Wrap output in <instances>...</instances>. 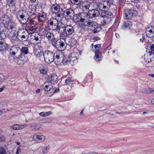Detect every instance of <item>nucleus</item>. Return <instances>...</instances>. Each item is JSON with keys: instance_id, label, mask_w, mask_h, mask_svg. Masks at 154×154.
<instances>
[{"instance_id": "f257e3e1", "label": "nucleus", "mask_w": 154, "mask_h": 154, "mask_svg": "<svg viewBox=\"0 0 154 154\" xmlns=\"http://www.w3.org/2000/svg\"><path fill=\"white\" fill-rule=\"evenodd\" d=\"M98 7L100 10H110L112 12L116 13L117 6L113 4L110 0H106L100 2Z\"/></svg>"}, {"instance_id": "f03ea898", "label": "nucleus", "mask_w": 154, "mask_h": 154, "mask_svg": "<svg viewBox=\"0 0 154 154\" xmlns=\"http://www.w3.org/2000/svg\"><path fill=\"white\" fill-rule=\"evenodd\" d=\"M16 17L18 21L22 24H25L29 18L28 12L25 10H20L16 13Z\"/></svg>"}, {"instance_id": "7ed1b4c3", "label": "nucleus", "mask_w": 154, "mask_h": 154, "mask_svg": "<svg viewBox=\"0 0 154 154\" xmlns=\"http://www.w3.org/2000/svg\"><path fill=\"white\" fill-rule=\"evenodd\" d=\"M43 54L44 60L47 63H50L54 60L56 54H54L52 52L48 50L45 51Z\"/></svg>"}, {"instance_id": "20e7f679", "label": "nucleus", "mask_w": 154, "mask_h": 154, "mask_svg": "<svg viewBox=\"0 0 154 154\" xmlns=\"http://www.w3.org/2000/svg\"><path fill=\"white\" fill-rule=\"evenodd\" d=\"M28 33L26 30L21 29L17 31V34L16 38L18 39L21 42L26 41L28 38Z\"/></svg>"}, {"instance_id": "39448f33", "label": "nucleus", "mask_w": 154, "mask_h": 154, "mask_svg": "<svg viewBox=\"0 0 154 154\" xmlns=\"http://www.w3.org/2000/svg\"><path fill=\"white\" fill-rule=\"evenodd\" d=\"M54 57V62L57 65L61 64L62 63L65 64L66 57H65L63 54L60 52V54L56 53Z\"/></svg>"}, {"instance_id": "423d86ee", "label": "nucleus", "mask_w": 154, "mask_h": 154, "mask_svg": "<svg viewBox=\"0 0 154 154\" xmlns=\"http://www.w3.org/2000/svg\"><path fill=\"white\" fill-rule=\"evenodd\" d=\"M75 55V54H72L69 56L66 57L65 64H69L73 65L76 63L78 58Z\"/></svg>"}, {"instance_id": "0eeeda50", "label": "nucleus", "mask_w": 154, "mask_h": 154, "mask_svg": "<svg viewBox=\"0 0 154 154\" xmlns=\"http://www.w3.org/2000/svg\"><path fill=\"white\" fill-rule=\"evenodd\" d=\"M64 15L66 19L67 20L72 19L75 16V13L73 10L71 8H68L63 11Z\"/></svg>"}, {"instance_id": "6e6552de", "label": "nucleus", "mask_w": 154, "mask_h": 154, "mask_svg": "<svg viewBox=\"0 0 154 154\" xmlns=\"http://www.w3.org/2000/svg\"><path fill=\"white\" fill-rule=\"evenodd\" d=\"M58 22L54 18L51 19L48 21V25L49 26L51 29L53 30H55L58 26Z\"/></svg>"}, {"instance_id": "1a4fd4ad", "label": "nucleus", "mask_w": 154, "mask_h": 154, "mask_svg": "<svg viewBox=\"0 0 154 154\" xmlns=\"http://www.w3.org/2000/svg\"><path fill=\"white\" fill-rule=\"evenodd\" d=\"M47 80L48 81H49V82L51 84L55 85L58 81V77L56 74L53 73L51 75V76L48 77V78Z\"/></svg>"}, {"instance_id": "9d476101", "label": "nucleus", "mask_w": 154, "mask_h": 154, "mask_svg": "<svg viewBox=\"0 0 154 154\" xmlns=\"http://www.w3.org/2000/svg\"><path fill=\"white\" fill-rule=\"evenodd\" d=\"M146 34L148 37L151 38L154 36V26H150L146 29Z\"/></svg>"}, {"instance_id": "9b49d317", "label": "nucleus", "mask_w": 154, "mask_h": 154, "mask_svg": "<svg viewBox=\"0 0 154 154\" xmlns=\"http://www.w3.org/2000/svg\"><path fill=\"white\" fill-rule=\"evenodd\" d=\"M89 13L87 14L85 12H82L81 13V19L80 22L82 23L86 22L87 23L88 21V19L90 17Z\"/></svg>"}, {"instance_id": "f8f14e48", "label": "nucleus", "mask_w": 154, "mask_h": 154, "mask_svg": "<svg viewBox=\"0 0 154 154\" xmlns=\"http://www.w3.org/2000/svg\"><path fill=\"white\" fill-rule=\"evenodd\" d=\"M134 13V11L132 9H127L125 10L124 14L125 18L129 20L133 16Z\"/></svg>"}, {"instance_id": "ddd939ff", "label": "nucleus", "mask_w": 154, "mask_h": 154, "mask_svg": "<svg viewBox=\"0 0 154 154\" xmlns=\"http://www.w3.org/2000/svg\"><path fill=\"white\" fill-rule=\"evenodd\" d=\"M41 88H43L46 91H49L52 88V85L51 83L49 82V81H47L45 82L43 85L41 86Z\"/></svg>"}, {"instance_id": "4468645a", "label": "nucleus", "mask_w": 154, "mask_h": 154, "mask_svg": "<svg viewBox=\"0 0 154 154\" xmlns=\"http://www.w3.org/2000/svg\"><path fill=\"white\" fill-rule=\"evenodd\" d=\"M59 43V46L58 49L61 51L64 50L67 46L65 39L63 38H60Z\"/></svg>"}, {"instance_id": "2eb2a0df", "label": "nucleus", "mask_w": 154, "mask_h": 154, "mask_svg": "<svg viewBox=\"0 0 154 154\" xmlns=\"http://www.w3.org/2000/svg\"><path fill=\"white\" fill-rule=\"evenodd\" d=\"M64 33L66 35H71L74 32V30L73 26L71 25H67L65 26Z\"/></svg>"}, {"instance_id": "dca6fc26", "label": "nucleus", "mask_w": 154, "mask_h": 154, "mask_svg": "<svg viewBox=\"0 0 154 154\" xmlns=\"http://www.w3.org/2000/svg\"><path fill=\"white\" fill-rule=\"evenodd\" d=\"M36 28L35 25H29L26 28V32L28 34H32L36 32Z\"/></svg>"}, {"instance_id": "f3484780", "label": "nucleus", "mask_w": 154, "mask_h": 154, "mask_svg": "<svg viewBox=\"0 0 154 154\" xmlns=\"http://www.w3.org/2000/svg\"><path fill=\"white\" fill-rule=\"evenodd\" d=\"M58 26L56 28L55 30L57 31L59 33H62L63 32H64V29L66 26L63 24L62 22L58 23Z\"/></svg>"}, {"instance_id": "a211bd4d", "label": "nucleus", "mask_w": 154, "mask_h": 154, "mask_svg": "<svg viewBox=\"0 0 154 154\" xmlns=\"http://www.w3.org/2000/svg\"><path fill=\"white\" fill-rule=\"evenodd\" d=\"M51 11L52 12L56 13L58 12H61L62 11L63 9L60 8L59 5L57 4L53 5L51 7Z\"/></svg>"}, {"instance_id": "6ab92c4d", "label": "nucleus", "mask_w": 154, "mask_h": 154, "mask_svg": "<svg viewBox=\"0 0 154 154\" xmlns=\"http://www.w3.org/2000/svg\"><path fill=\"white\" fill-rule=\"evenodd\" d=\"M5 25V26H6L7 29L9 30L15 29V24L11 19Z\"/></svg>"}, {"instance_id": "aec40b11", "label": "nucleus", "mask_w": 154, "mask_h": 154, "mask_svg": "<svg viewBox=\"0 0 154 154\" xmlns=\"http://www.w3.org/2000/svg\"><path fill=\"white\" fill-rule=\"evenodd\" d=\"M55 17L56 20L58 22H60L62 19L64 15L63 10H62L61 12H58L55 13Z\"/></svg>"}, {"instance_id": "412c9836", "label": "nucleus", "mask_w": 154, "mask_h": 154, "mask_svg": "<svg viewBox=\"0 0 154 154\" xmlns=\"http://www.w3.org/2000/svg\"><path fill=\"white\" fill-rule=\"evenodd\" d=\"M27 126V125L24 124L23 125H20L19 124L11 126V128L14 130H20L25 128Z\"/></svg>"}, {"instance_id": "4be33fe9", "label": "nucleus", "mask_w": 154, "mask_h": 154, "mask_svg": "<svg viewBox=\"0 0 154 154\" xmlns=\"http://www.w3.org/2000/svg\"><path fill=\"white\" fill-rule=\"evenodd\" d=\"M102 11L101 16L103 18H110L112 15V13L110 11H105V10H102Z\"/></svg>"}, {"instance_id": "5701e85b", "label": "nucleus", "mask_w": 154, "mask_h": 154, "mask_svg": "<svg viewBox=\"0 0 154 154\" xmlns=\"http://www.w3.org/2000/svg\"><path fill=\"white\" fill-rule=\"evenodd\" d=\"M33 138L34 140H36L37 139L41 142H43L45 140V137L42 134L38 133L34 135Z\"/></svg>"}, {"instance_id": "b1692460", "label": "nucleus", "mask_w": 154, "mask_h": 154, "mask_svg": "<svg viewBox=\"0 0 154 154\" xmlns=\"http://www.w3.org/2000/svg\"><path fill=\"white\" fill-rule=\"evenodd\" d=\"M16 50L19 51L20 52L24 54H26L29 52V49L28 47L23 46L21 49L19 47H16Z\"/></svg>"}, {"instance_id": "393cba45", "label": "nucleus", "mask_w": 154, "mask_h": 154, "mask_svg": "<svg viewBox=\"0 0 154 154\" xmlns=\"http://www.w3.org/2000/svg\"><path fill=\"white\" fill-rule=\"evenodd\" d=\"M40 127V125L37 123H33L31 124L29 127V128L33 131H38Z\"/></svg>"}, {"instance_id": "a878e982", "label": "nucleus", "mask_w": 154, "mask_h": 154, "mask_svg": "<svg viewBox=\"0 0 154 154\" xmlns=\"http://www.w3.org/2000/svg\"><path fill=\"white\" fill-rule=\"evenodd\" d=\"M47 15L44 12H41L38 16V20L41 22H44L46 20Z\"/></svg>"}, {"instance_id": "bb28decb", "label": "nucleus", "mask_w": 154, "mask_h": 154, "mask_svg": "<svg viewBox=\"0 0 154 154\" xmlns=\"http://www.w3.org/2000/svg\"><path fill=\"white\" fill-rule=\"evenodd\" d=\"M90 17H95L98 16L100 14L99 11L97 10H93L89 12Z\"/></svg>"}, {"instance_id": "cd10ccee", "label": "nucleus", "mask_w": 154, "mask_h": 154, "mask_svg": "<svg viewBox=\"0 0 154 154\" xmlns=\"http://www.w3.org/2000/svg\"><path fill=\"white\" fill-rule=\"evenodd\" d=\"M95 56L94 57V59L97 61H99L101 60L102 57L100 56V53L98 49H96L95 52Z\"/></svg>"}, {"instance_id": "c85d7f7f", "label": "nucleus", "mask_w": 154, "mask_h": 154, "mask_svg": "<svg viewBox=\"0 0 154 154\" xmlns=\"http://www.w3.org/2000/svg\"><path fill=\"white\" fill-rule=\"evenodd\" d=\"M60 40V39H57L55 38L51 42L53 45L58 49V48L59 46Z\"/></svg>"}, {"instance_id": "c756f323", "label": "nucleus", "mask_w": 154, "mask_h": 154, "mask_svg": "<svg viewBox=\"0 0 154 154\" xmlns=\"http://www.w3.org/2000/svg\"><path fill=\"white\" fill-rule=\"evenodd\" d=\"M88 27H91V29H93L95 28H97V23L94 22L88 21L86 25Z\"/></svg>"}, {"instance_id": "7c9ffc66", "label": "nucleus", "mask_w": 154, "mask_h": 154, "mask_svg": "<svg viewBox=\"0 0 154 154\" xmlns=\"http://www.w3.org/2000/svg\"><path fill=\"white\" fill-rule=\"evenodd\" d=\"M8 47L7 45L5 43H3L1 42H0V51H3L7 49Z\"/></svg>"}, {"instance_id": "2f4dec72", "label": "nucleus", "mask_w": 154, "mask_h": 154, "mask_svg": "<svg viewBox=\"0 0 154 154\" xmlns=\"http://www.w3.org/2000/svg\"><path fill=\"white\" fill-rule=\"evenodd\" d=\"M2 23L4 24L11 20V19L8 16L6 15H4L2 16Z\"/></svg>"}, {"instance_id": "473e14b6", "label": "nucleus", "mask_w": 154, "mask_h": 154, "mask_svg": "<svg viewBox=\"0 0 154 154\" xmlns=\"http://www.w3.org/2000/svg\"><path fill=\"white\" fill-rule=\"evenodd\" d=\"M45 35L46 37L51 41L55 38L53 34L50 32H48L45 34Z\"/></svg>"}, {"instance_id": "72a5a7b5", "label": "nucleus", "mask_w": 154, "mask_h": 154, "mask_svg": "<svg viewBox=\"0 0 154 154\" xmlns=\"http://www.w3.org/2000/svg\"><path fill=\"white\" fill-rule=\"evenodd\" d=\"M17 32L15 29H11L9 33V35L11 37H14L16 36L17 37Z\"/></svg>"}, {"instance_id": "f704fd0d", "label": "nucleus", "mask_w": 154, "mask_h": 154, "mask_svg": "<svg viewBox=\"0 0 154 154\" xmlns=\"http://www.w3.org/2000/svg\"><path fill=\"white\" fill-rule=\"evenodd\" d=\"M16 2V0H7V4L9 7H12L14 5Z\"/></svg>"}, {"instance_id": "c9c22d12", "label": "nucleus", "mask_w": 154, "mask_h": 154, "mask_svg": "<svg viewBox=\"0 0 154 154\" xmlns=\"http://www.w3.org/2000/svg\"><path fill=\"white\" fill-rule=\"evenodd\" d=\"M131 26V22L129 21H126L125 22L123 26V28L125 29L127 28H130Z\"/></svg>"}, {"instance_id": "e433bc0d", "label": "nucleus", "mask_w": 154, "mask_h": 154, "mask_svg": "<svg viewBox=\"0 0 154 154\" xmlns=\"http://www.w3.org/2000/svg\"><path fill=\"white\" fill-rule=\"evenodd\" d=\"M73 80L71 78H67L66 81L65 83L66 85L70 86L73 84Z\"/></svg>"}, {"instance_id": "4c0bfd02", "label": "nucleus", "mask_w": 154, "mask_h": 154, "mask_svg": "<svg viewBox=\"0 0 154 154\" xmlns=\"http://www.w3.org/2000/svg\"><path fill=\"white\" fill-rule=\"evenodd\" d=\"M76 43V41L74 38H71L69 40L68 44L71 46H73L75 45Z\"/></svg>"}, {"instance_id": "58836bf2", "label": "nucleus", "mask_w": 154, "mask_h": 154, "mask_svg": "<svg viewBox=\"0 0 154 154\" xmlns=\"http://www.w3.org/2000/svg\"><path fill=\"white\" fill-rule=\"evenodd\" d=\"M51 114V112L50 111L48 112H42L39 113V115L43 117H45L48 116L50 115Z\"/></svg>"}, {"instance_id": "ea45409f", "label": "nucleus", "mask_w": 154, "mask_h": 154, "mask_svg": "<svg viewBox=\"0 0 154 154\" xmlns=\"http://www.w3.org/2000/svg\"><path fill=\"white\" fill-rule=\"evenodd\" d=\"M5 140V137L4 135L2 134V131L0 130V142H4Z\"/></svg>"}, {"instance_id": "a19ab883", "label": "nucleus", "mask_w": 154, "mask_h": 154, "mask_svg": "<svg viewBox=\"0 0 154 154\" xmlns=\"http://www.w3.org/2000/svg\"><path fill=\"white\" fill-rule=\"evenodd\" d=\"M16 51L17 50L15 49V50L12 53V55L14 56L15 57L16 56L17 57V56H18L19 57H21V53H20V55L18 52L17 51Z\"/></svg>"}, {"instance_id": "79ce46f5", "label": "nucleus", "mask_w": 154, "mask_h": 154, "mask_svg": "<svg viewBox=\"0 0 154 154\" xmlns=\"http://www.w3.org/2000/svg\"><path fill=\"white\" fill-rule=\"evenodd\" d=\"M48 69L46 68L43 67L40 70V72L43 74H46L47 73Z\"/></svg>"}, {"instance_id": "37998d69", "label": "nucleus", "mask_w": 154, "mask_h": 154, "mask_svg": "<svg viewBox=\"0 0 154 154\" xmlns=\"http://www.w3.org/2000/svg\"><path fill=\"white\" fill-rule=\"evenodd\" d=\"M148 54L144 56V60L147 63H149L151 62V59L149 56H147Z\"/></svg>"}, {"instance_id": "c03bdc74", "label": "nucleus", "mask_w": 154, "mask_h": 154, "mask_svg": "<svg viewBox=\"0 0 154 154\" xmlns=\"http://www.w3.org/2000/svg\"><path fill=\"white\" fill-rule=\"evenodd\" d=\"M71 3L73 4L78 5L80 4L82 0H70Z\"/></svg>"}, {"instance_id": "a18cd8bd", "label": "nucleus", "mask_w": 154, "mask_h": 154, "mask_svg": "<svg viewBox=\"0 0 154 154\" xmlns=\"http://www.w3.org/2000/svg\"><path fill=\"white\" fill-rule=\"evenodd\" d=\"M28 21H29V22H28V24L29 23V25H35L36 24L35 22L32 18V19L31 18H30L29 19V18Z\"/></svg>"}, {"instance_id": "49530a36", "label": "nucleus", "mask_w": 154, "mask_h": 154, "mask_svg": "<svg viewBox=\"0 0 154 154\" xmlns=\"http://www.w3.org/2000/svg\"><path fill=\"white\" fill-rule=\"evenodd\" d=\"M49 149L50 146L49 145L45 147L43 149L42 153L44 154H46L47 152L49 150Z\"/></svg>"}, {"instance_id": "de8ad7c7", "label": "nucleus", "mask_w": 154, "mask_h": 154, "mask_svg": "<svg viewBox=\"0 0 154 154\" xmlns=\"http://www.w3.org/2000/svg\"><path fill=\"white\" fill-rule=\"evenodd\" d=\"M145 93H150L152 94L154 93V88H149L148 89V90H146L144 92Z\"/></svg>"}, {"instance_id": "09e8293b", "label": "nucleus", "mask_w": 154, "mask_h": 154, "mask_svg": "<svg viewBox=\"0 0 154 154\" xmlns=\"http://www.w3.org/2000/svg\"><path fill=\"white\" fill-rule=\"evenodd\" d=\"M25 62L23 60L19 59L17 61V64L20 66H22L24 63Z\"/></svg>"}, {"instance_id": "8fccbe9b", "label": "nucleus", "mask_w": 154, "mask_h": 154, "mask_svg": "<svg viewBox=\"0 0 154 154\" xmlns=\"http://www.w3.org/2000/svg\"><path fill=\"white\" fill-rule=\"evenodd\" d=\"M0 154H7L5 149L2 147H0Z\"/></svg>"}, {"instance_id": "3c124183", "label": "nucleus", "mask_w": 154, "mask_h": 154, "mask_svg": "<svg viewBox=\"0 0 154 154\" xmlns=\"http://www.w3.org/2000/svg\"><path fill=\"white\" fill-rule=\"evenodd\" d=\"M75 20L78 22H80V19H81V13L79 14H76L75 15Z\"/></svg>"}, {"instance_id": "603ef678", "label": "nucleus", "mask_w": 154, "mask_h": 154, "mask_svg": "<svg viewBox=\"0 0 154 154\" xmlns=\"http://www.w3.org/2000/svg\"><path fill=\"white\" fill-rule=\"evenodd\" d=\"M50 29H51V27L49 25L45 27L44 29V34H45L48 32H49Z\"/></svg>"}, {"instance_id": "864d4df0", "label": "nucleus", "mask_w": 154, "mask_h": 154, "mask_svg": "<svg viewBox=\"0 0 154 154\" xmlns=\"http://www.w3.org/2000/svg\"><path fill=\"white\" fill-rule=\"evenodd\" d=\"M100 30H101L100 28L97 27V28H94L93 29V32L94 33H97V32L99 31Z\"/></svg>"}, {"instance_id": "5fc2aeb1", "label": "nucleus", "mask_w": 154, "mask_h": 154, "mask_svg": "<svg viewBox=\"0 0 154 154\" xmlns=\"http://www.w3.org/2000/svg\"><path fill=\"white\" fill-rule=\"evenodd\" d=\"M94 46L96 50L98 49L99 51H100V50L101 48V45L100 44H97Z\"/></svg>"}, {"instance_id": "6e6d98bb", "label": "nucleus", "mask_w": 154, "mask_h": 154, "mask_svg": "<svg viewBox=\"0 0 154 154\" xmlns=\"http://www.w3.org/2000/svg\"><path fill=\"white\" fill-rule=\"evenodd\" d=\"M152 51H149L148 53V54L149 53V56L150 57V56H152V57H154V52H152Z\"/></svg>"}, {"instance_id": "4d7b16f0", "label": "nucleus", "mask_w": 154, "mask_h": 154, "mask_svg": "<svg viewBox=\"0 0 154 154\" xmlns=\"http://www.w3.org/2000/svg\"><path fill=\"white\" fill-rule=\"evenodd\" d=\"M151 50L154 52V44H152L150 46Z\"/></svg>"}, {"instance_id": "13d9d810", "label": "nucleus", "mask_w": 154, "mask_h": 154, "mask_svg": "<svg viewBox=\"0 0 154 154\" xmlns=\"http://www.w3.org/2000/svg\"><path fill=\"white\" fill-rule=\"evenodd\" d=\"M106 21L104 20H103V21L101 23L100 25L102 26H104L106 24Z\"/></svg>"}, {"instance_id": "bf43d9fd", "label": "nucleus", "mask_w": 154, "mask_h": 154, "mask_svg": "<svg viewBox=\"0 0 154 154\" xmlns=\"http://www.w3.org/2000/svg\"><path fill=\"white\" fill-rule=\"evenodd\" d=\"M140 36V37H142V38H140V41L143 42L144 40V36L143 34L141 35Z\"/></svg>"}, {"instance_id": "052dcab7", "label": "nucleus", "mask_w": 154, "mask_h": 154, "mask_svg": "<svg viewBox=\"0 0 154 154\" xmlns=\"http://www.w3.org/2000/svg\"><path fill=\"white\" fill-rule=\"evenodd\" d=\"M59 90V88H57V89L54 90L53 91H52L54 93L57 92Z\"/></svg>"}, {"instance_id": "680f3d73", "label": "nucleus", "mask_w": 154, "mask_h": 154, "mask_svg": "<svg viewBox=\"0 0 154 154\" xmlns=\"http://www.w3.org/2000/svg\"><path fill=\"white\" fill-rule=\"evenodd\" d=\"M51 122V120L50 119H48L47 120L46 122H43L44 123H50Z\"/></svg>"}, {"instance_id": "e2e57ef3", "label": "nucleus", "mask_w": 154, "mask_h": 154, "mask_svg": "<svg viewBox=\"0 0 154 154\" xmlns=\"http://www.w3.org/2000/svg\"><path fill=\"white\" fill-rule=\"evenodd\" d=\"M20 152V149H19V147H18L17 149V150L16 152V154H19V152Z\"/></svg>"}, {"instance_id": "0e129e2a", "label": "nucleus", "mask_w": 154, "mask_h": 154, "mask_svg": "<svg viewBox=\"0 0 154 154\" xmlns=\"http://www.w3.org/2000/svg\"><path fill=\"white\" fill-rule=\"evenodd\" d=\"M99 39H100V38H99V37H94V41H97Z\"/></svg>"}, {"instance_id": "69168bd1", "label": "nucleus", "mask_w": 154, "mask_h": 154, "mask_svg": "<svg viewBox=\"0 0 154 154\" xmlns=\"http://www.w3.org/2000/svg\"><path fill=\"white\" fill-rule=\"evenodd\" d=\"M32 6H29V9H32V11H33V12L34 13L35 12V9L34 7H33V8H31V7H32Z\"/></svg>"}, {"instance_id": "338daca9", "label": "nucleus", "mask_w": 154, "mask_h": 154, "mask_svg": "<svg viewBox=\"0 0 154 154\" xmlns=\"http://www.w3.org/2000/svg\"><path fill=\"white\" fill-rule=\"evenodd\" d=\"M33 40H35L36 41H38L39 40V38L38 37L34 36V37Z\"/></svg>"}, {"instance_id": "774afa93", "label": "nucleus", "mask_w": 154, "mask_h": 154, "mask_svg": "<svg viewBox=\"0 0 154 154\" xmlns=\"http://www.w3.org/2000/svg\"><path fill=\"white\" fill-rule=\"evenodd\" d=\"M139 0H131V1L132 2H134L135 3H137L139 1Z\"/></svg>"}]
</instances>
